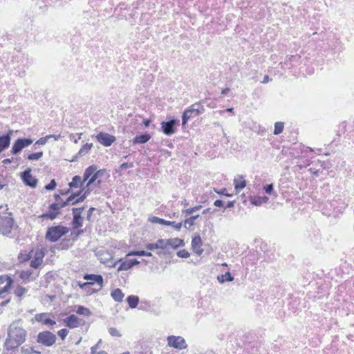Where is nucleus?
<instances>
[{"mask_svg": "<svg viewBox=\"0 0 354 354\" xmlns=\"http://www.w3.org/2000/svg\"><path fill=\"white\" fill-rule=\"evenodd\" d=\"M27 331L24 328V323L21 319L13 321L8 328V336L4 346L6 350L11 351L25 342Z\"/></svg>", "mask_w": 354, "mask_h": 354, "instance_id": "1", "label": "nucleus"}, {"mask_svg": "<svg viewBox=\"0 0 354 354\" xmlns=\"http://www.w3.org/2000/svg\"><path fill=\"white\" fill-rule=\"evenodd\" d=\"M69 232V228L62 225L48 227L45 238L50 242H56Z\"/></svg>", "mask_w": 354, "mask_h": 354, "instance_id": "2", "label": "nucleus"}, {"mask_svg": "<svg viewBox=\"0 0 354 354\" xmlns=\"http://www.w3.org/2000/svg\"><path fill=\"white\" fill-rule=\"evenodd\" d=\"M14 222L10 213L0 214V234L3 236L8 235L12 231Z\"/></svg>", "mask_w": 354, "mask_h": 354, "instance_id": "3", "label": "nucleus"}, {"mask_svg": "<svg viewBox=\"0 0 354 354\" xmlns=\"http://www.w3.org/2000/svg\"><path fill=\"white\" fill-rule=\"evenodd\" d=\"M56 340V335L49 330L39 332L37 337V342L46 347L53 346Z\"/></svg>", "mask_w": 354, "mask_h": 354, "instance_id": "4", "label": "nucleus"}, {"mask_svg": "<svg viewBox=\"0 0 354 354\" xmlns=\"http://www.w3.org/2000/svg\"><path fill=\"white\" fill-rule=\"evenodd\" d=\"M83 279L86 280L87 282L84 283L82 284H79L81 288H84L88 286H93L94 284H97L99 286L98 291L103 287L104 279L102 275L100 274H85L83 276Z\"/></svg>", "mask_w": 354, "mask_h": 354, "instance_id": "5", "label": "nucleus"}, {"mask_svg": "<svg viewBox=\"0 0 354 354\" xmlns=\"http://www.w3.org/2000/svg\"><path fill=\"white\" fill-rule=\"evenodd\" d=\"M44 252L42 249L36 248L29 253L30 261V266L33 268H37L43 262Z\"/></svg>", "mask_w": 354, "mask_h": 354, "instance_id": "6", "label": "nucleus"}, {"mask_svg": "<svg viewBox=\"0 0 354 354\" xmlns=\"http://www.w3.org/2000/svg\"><path fill=\"white\" fill-rule=\"evenodd\" d=\"M179 124V120L174 118L161 122V129L167 136H171L176 132V127Z\"/></svg>", "mask_w": 354, "mask_h": 354, "instance_id": "7", "label": "nucleus"}, {"mask_svg": "<svg viewBox=\"0 0 354 354\" xmlns=\"http://www.w3.org/2000/svg\"><path fill=\"white\" fill-rule=\"evenodd\" d=\"M32 142V139L28 138H18L14 142L10 151L13 155L18 154L23 149L30 145Z\"/></svg>", "mask_w": 354, "mask_h": 354, "instance_id": "8", "label": "nucleus"}, {"mask_svg": "<svg viewBox=\"0 0 354 354\" xmlns=\"http://www.w3.org/2000/svg\"><path fill=\"white\" fill-rule=\"evenodd\" d=\"M167 344L170 347L179 350L185 349L187 344L185 339L181 336L169 335L167 337Z\"/></svg>", "mask_w": 354, "mask_h": 354, "instance_id": "9", "label": "nucleus"}, {"mask_svg": "<svg viewBox=\"0 0 354 354\" xmlns=\"http://www.w3.org/2000/svg\"><path fill=\"white\" fill-rule=\"evenodd\" d=\"M61 213L59 203H53L48 207V210L39 216V218H49L51 221L55 220Z\"/></svg>", "mask_w": 354, "mask_h": 354, "instance_id": "10", "label": "nucleus"}, {"mask_svg": "<svg viewBox=\"0 0 354 354\" xmlns=\"http://www.w3.org/2000/svg\"><path fill=\"white\" fill-rule=\"evenodd\" d=\"M23 183L31 188H35L37 185V179L31 174V169L28 168L21 174Z\"/></svg>", "mask_w": 354, "mask_h": 354, "instance_id": "11", "label": "nucleus"}, {"mask_svg": "<svg viewBox=\"0 0 354 354\" xmlns=\"http://www.w3.org/2000/svg\"><path fill=\"white\" fill-rule=\"evenodd\" d=\"M84 209V207L76 208L74 207L72 209L73 212V221L72 225L73 228L78 229L81 227L83 225V218L81 216L82 211Z\"/></svg>", "mask_w": 354, "mask_h": 354, "instance_id": "12", "label": "nucleus"}, {"mask_svg": "<svg viewBox=\"0 0 354 354\" xmlns=\"http://www.w3.org/2000/svg\"><path fill=\"white\" fill-rule=\"evenodd\" d=\"M149 221H151L153 223H159L160 225H167V226H172L174 227L176 230L179 231L183 225L182 222L180 223H176L175 221H167L163 218H160L157 216H151L149 218Z\"/></svg>", "mask_w": 354, "mask_h": 354, "instance_id": "13", "label": "nucleus"}, {"mask_svg": "<svg viewBox=\"0 0 354 354\" xmlns=\"http://www.w3.org/2000/svg\"><path fill=\"white\" fill-rule=\"evenodd\" d=\"M199 113L200 111H198V110L195 111L193 104L187 108L182 115V125L185 126L189 119L198 116Z\"/></svg>", "mask_w": 354, "mask_h": 354, "instance_id": "14", "label": "nucleus"}, {"mask_svg": "<svg viewBox=\"0 0 354 354\" xmlns=\"http://www.w3.org/2000/svg\"><path fill=\"white\" fill-rule=\"evenodd\" d=\"M96 139L105 147L111 146L115 140V136L104 132L99 133L96 136Z\"/></svg>", "mask_w": 354, "mask_h": 354, "instance_id": "15", "label": "nucleus"}, {"mask_svg": "<svg viewBox=\"0 0 354 354\" xmlns=\"http://www.w3.org/2000/svg\"><path fill=\"white\" fill-rule=\"evenodd\" d=\"M13 130H8L6 134L0 136V153L10 146Z\"/></svg>", "mask_w": 354, "mask_h": 354, "instance_id": "16", "label": "nucleus"}, {"mask_svg": "<svg viewBox=\"0 0 354 354\" xmlns=\"http://www.w3.org/2000/svg\"><path fill=\"white\" fill-rule=\"evenodd\" d=\"M12 283L13 281L10 277L0 276V295L8 292Z\"/></svg>", "mask_w": 354, "mask_h": 354, "instance_id": "17", "label": "nucleus"}, {"mask_svg": "<svg viewBox=\"0 0 354 354\" xmlns=\"http://www.w3.org/2000/svg\"><path fill=\"white\" fill-rule=\"evenodd\" d=\"M167 242V251L169 250L171 252L174 250H176L180 247H183L185 245L184 240L179 238L168 239Z\"/></svg>", "mask_w": 354, "mask_h": 354, "instance_id": "18", "label": "nucleus"}, {"mask_svg": "<svg viewBox=\"0 0 354 354\" xmlns=\"http://www.w3.org/2000/svg\"><path fill=\"white\" fill-rule=\"evenodd\" d=\"M202 240L199 234L195 235L192 237V248L196 254L201 255L203 252V250L201 249Z\"/></svg>", "mask_w": 354, "mask_h": 354, "instance_id": "19", "label": "nucleus"}, {"mask_svg": "<svg viewBox=\"0 0 354 354\" xmlns=\"http://www.w3.org/2000/svg\"><path fill=\"white\" fill-rule=\"evenodd\" d=\"M64 322L67 327L74 328L80 326L83 322V320L78 318L75 315H71L64 319Z\"/></svg>", "mask_w": 354, "mask_h": 354, "instance_id": "20", "label": "nucleus"}, {"mask_svg": "<svg viewBox=\"0 0 354 354\" xmlns=\"http://www.w3.org/2000/svg\"><path fill=\"white\" fill-rule=\"evenodd\" d=\"M151 305L147 301H141L140 302L139 297L136 295H134V308H138V310H143L146 311H149L151 310Z\"/></svg>", "mask_w": 354, "mask_h": 354, "instance_id": "21", "label": "nucleus"}, {"mask_svg": "<svg viewBox=\"0 0 354 354\" xmlns=\"http://www.w3.org/2000/svg\"><path fill=\"white\" fill-rule=\"evenodd\" d=\"M234 189L236 192H239L246 187V180L241 175H238L234 179Z\"/></svg>", "mask_w": 354, "mask_h": 354, "instance_id": "22", "label": "nucleus"}, {"mask_svg": "<svg viewBox=\"0 0 354 354\" xmlns=\"http://www.w3.org/2000/svg\"><path fill=\"white\" fill-rule=\"evenodd\" d=\"M151 138V134L142 133L134 137V144H145Z\"/></svg>", "mask_w": 354, "mask_h": 354, "instance_id": "23", "label": "nucleus"}, {"mask_svg": "<svg viewBox=\"0 0 354 354\" xmlns=\"http://www.w3.org/2000/svg\"><path fill=\"white\" fill-rule=\"evenodd\" d=\"M132 167H133L132 162L122 163L120 165L118 169L117 170V172L119 173V175L120 176H127V174H129L130 173L131 171L129 170V169H131Z\"/></svg>", "mask_w": 354, "mask_h": 354, "instance_id": "24", "label": "nucleus"}, {"mask_svg": "<svg viewBox=\"0 0 354 354\" xmlns=\"http://www.w3.org/2000/svg\"><path fill=\"white\" fill-rule=\"evenodd\" d=\"M106 172L105 169L95 170L92 175V177L89 178L88 181L86 185V187H90L93 183H95L100 177H101Z\"/></svg>", "mask_w": 354, "mask_h": 354, "instance_id": "25", "label": "nucleus"}, {"mask_svg": "<svg viewBox=\"0 0 354 354\" xmlns=\"http://www.w3.org/2000/svg\"><path fill=\"white\" fill-rule=\"evenodd\" d=\"M97 169V167L95 165H91L87 167L83 174L82 182L88 181L89 178L92 177L94 171Z\"/></svg>", "mask_w": 354, "mask_h": 354, "instance_id": "26", "label": "nucleus"}, {"mask_svg": "<svg viewBox=\"0 0 354 354\" xmlns=\"http://www.w3.org/2000/svg\"><path fill=\"white\" fill-rule=\"evenodd\" d=\"M84 183L82 182L81 176L77 175L73 177L72 181L68 183V186L70 188L82 187Z\"/></svg>", "mask_w": 354, "mask_h": 354, "instance_id": "27", "label": "nucleus"}, {"mask_svg": "<svg viewBox=\"0 0 354 354\" xmlns=\"http://www.w3.org/2000/svg\"><path fill=\"white\" fill-rule=\"evenodd\" d=\"M217 279L220 283L225 282H230L234 280V277L232 275L230 272L227 271L223 274L218 275Z\"/></svg>", "mask_w": 354, "mask_h": 354, "instance_id": "28", "label": "nucleus"}, {"mask_svg": "<svg viewBox=\"0 0 354 354\" xmlns=\"http://www.w3.org/2000/svg\"><path fill=\"white\" fill-rule=\"evenodd\" d=\"M111 295L112 298L115 301L120 302L123 300L124 295L120 288H115L111 291Z\"/></svg>", "mask_w": 354, "mask_h": 354, "instance_id": "29", "label": "nucleus"}, {"mask_svg": "<svg viewBox=\"0 0 354 354\" xmlns=\"http://www.w3.org/2000/svg\"><path fill=\"white\" fill-rule=\"evenodd\" d=\"M98 256H99V259L102 263H106V262L109 261V260L112 259V258H113L111 253L105 252L104 250H99Z\"/></svg>", "mask_w": 354, "mask_h": 354, "instance_id": "30", "label": "nucleus"}, {"mask_svg": "<svg viewBox=\"0 0 354 354\" xmlns=\"http://www.w3.org/2000/svg\"><path fill=\"white\" fill-rule=\"evenodd\" d=\"M199 217V214L192 216L191 217L186 218L184 221L185 228L192 230L191 227L194 225V221Z\"/></svg>", "mask_w": 354, "mask_h": 354, "instance_id": "31", "label": "nucleus"}, {"mask_svg": "<svg viewBox=\"0 0 354 354\" xmlns=\"http://www.w3.org/2000/svg\"><path fill=\"white\" fill-rule=\"evenodd\" d=\"M284 128V123L282 122H277L274 124V129L273 133L274 135H279L283 132Z\"/></svg>", "mask_w": 354, "mask_h": 354, "instance_id": "32", "label": "nucleus"}, {"mask_svg": "<svg viewBox=\"0 0 354 354\" xmlns=\"http://www.w3.org/2000/svg\"><path fill=\"white\" fill-rule=\"evenodd\" d=\"M76 313L85 316H89L91 314V310L83 306H79L77 307V309L76 310Z\"/></svg>", "mask_w": 354, "mask_h": 354, "instance_id": "33", "label": "nucleus"}, {"mask_svg": "<svg viewBox=\"0 0 354 354\" xmlns=\"http://www.w3.org/2000/svg\"><path fill=\"white\" fill-rule=\"evenodd\" d=\"M92 144L86 143L85 144L79 151L78 155L80 156H83L86 155L91 149Z\"/></svg>", "mask_w": 354, "mask_h": 354, "instance_id": "34", "label": "nucleus"}, {"mask_svg": "<svg viewBox=\"0 0 354 354\" xmlns=\"http://www.w3.org/2000/svg\"><path fill=\"white\" fill-rule=\"evenodd\" d=\"M167 239H158L156 242H155L156 245H157V249H166L167 247Z\"/></svg>", "mask_w": 354, "mask_h": 354, "instance_id": "35", "label": "nucleus"}, {"mask_svg": "<svg viewBox=\"0 0 354 354\" xmlns=\"http://www.w3.org/2000/svg\"><path fill=\"white\" fill-rule=\"evenodd\" d=\"M43 156V152L39 151L36 153H30L28 156L27 158L29 160H37Z\"/></svg>", "mask_w": 354, "mask_h": 354, "instance_id": "36", "label": "nucleus"}, {"mask_svg": "<svg viewBox=\"0 0 354 354\" xmlns=\"http://www.w3.org/2000/svg\"><path fill=\"white\" fill-rule=\"evenodd\" d=\"M193 106L195 108V111L198 110V111H200L199 115L204 113L205 111V107L203 105V103L201 101L196 102L195 104H193Z\"/></svg>", "mask_w": 354, "mask_h": 354, "instance_id": "37", "label": "nucleus"}, {"mask_svg": "<svg viewBox=\"0 0 354 354\" xmlns=\"http://www.w3.org/2000/svg\"><path fill=\"white\" fill-rule=\"evenodd\" d=\"M132 266H133V261L130 260L127 263H126V262L122 263L118 268V270H127L131 268Z\"/></svg>", "mask_w": 354, "mask_h": 354, "instance_id": "38", "label": "nucleus"}, {"mask_svg": "<svg viewBox=\"0 0 354 354\" xmlns=\"http://www.w3.org/2000/svg\"><path fill=\"white\" fill-rule=\"evenodd\" d=\"M202 206L201 205L195 206L194 207L188 208L186 209L183 210V213L185 214L186 215H189L193 214L194 212L199 210L201 209Z\"/></svg>", "mask_w": 354, "mask_h": 354, "instance_id": "39", "label": "nucleus"}, {"mask_svg": "<svg viewBox=\"0 0 354 354\" xmlns=\"http://www.w3.org/2000/svg\"><path fill=\"white\" fill-rule=\"evenodd\" d=\"M263 190L267 194L270 195L274 191L273 184H266V185L263 186Z\"/></svg>", "mask_w": 354, "mask_h": 354, "instance_id": "40", "label": "nucleus"}, {"mask_svg": "<svg viewBox=\"0 0 354 354\" xmlns=\"http://www.w3.org/2000/svg\"><path fill=\"white\" fill-rule=\"evenodd\" d=\"M134 256H147V257H151L152 254L149 252H146L145 250H134Z\"/></svg>", "mask_w": 354, "mask_h": 354, "instance_id": "41", "label": "nucleus"}, {"mask_svg": "<svg viewBox=\"0 0 354 354\" xmlns=\"http://www.w3.org/2000/svg\"><path fill=\"white\" fill-rule=\"evenodd\" d=\"M176 254H177V256L180 258H187L189 257V252L185 249L180 250L179 251L177 252Z\"/></svg>", "mask_w": 354, "mask_h": 354, "instance_id": "42", "label": "nucleus"}, {"mask_svg": "<svg viewBox=\"0 0 354 354\" xmlns=\"http://www.w3.org/2000/svg\"><path fill=\"white\" fill-rule=\"evenodd\" d=\"M49 139L50 136L42 137L36 141L35 145H44L48 141Z\"/></svg>", "mask_w": 354, "mask_h": 354, "instance_id": "43", "label": "nucleus"}, {"mask_svg": "<svg viewBox=\"0 0 354 354\" xmlns=\"http://www.w3.org/2000/svg\"><path fill=\"white\" fill-rule=\"evenodd\" d=\"M46 315H47L46 313L36 314L35 316V319L36 322H43L44 323V319L45 318H46Z\"/></svg>", "mask_w": 354, "mask_h": 354, "instance_id": "44", "label": "nucleus"}, {"mask_svg": "<svg viewBox=\"0 0 354 354\" xmlns=\"http://www.w3.org/2000/svg\"><path fill=\"white\" fill-rule=\"evenodd\" d=\"M214 191L220 194V195H224L227 197H232L233 195L232 194H229L227 192V189L226 188H222L219 190H217V189H214Z\"/></svg>", "mask_w": 354, "mask_h": 354, "instance_id": "45", "label": "nucleus"}, {"mask_svg": "<svg viewBox=\"0 0 354 354\" xmlns=\"http://www.w3.org/2000/svg\"><path fill=\"white\" fill-rule=\"evenodd\" d=\"M57 185V183L55 179H52L50 182L45 186V189L47 190H53Z\"/></svg>", "mask_w": 354, "mask_h": 354, "instance_id": "46", "label": "nucleus"}, {"mask_svg": "<svg viewBox=\"0 0 354 354\" xmlns=\"http://www.w3.org/2000/svg\"><path fill=\"white\" fill-rule=\"evenodd\" d=\"M68 334V330L66 328H62L58 331V335L61 337L62 340H64L67 335Z\"/></svg>", "mask_w": 354, "mask_h": 354, "instance_id": "47", "label": "nucleus"}, {"mask_svg": "<svg viewBox=\"0 0 354 354\" xmlns=\"http://www.w3.org/2000/svg\"><path fill=\"white\" fill-rule=\"evenodd\" d=\"M267 200H268L267 197H265L263 198H259L258 199L253 200L252 201V204L254 205L258 206V205H261L263 202H266Z\"/></svg>", "mask_w": 354, "mask_h": 354, "instance_id": "48", "label": "nucleus"}, {"mask_svg": "<svg viewBox=\"0 0 354 354\" xmlns=\"http://www.w3.org/2000/svg\"><path fill=\"white\" fill-rule=\"evenodd\" d=\"M109 333L112 335V336H115V337H120L121 335L120 334L118 330L115 328H113V327H111L109 328Z\"/></svg>", "mask_w": 354, "mask_h": 354, "instance_id": "49", "label": "nucleus"}, {"mask_svg": "<svg viewBox=\"0 0 354 354\" xmlns=\"http://www.w3.org/2000/svg\"><path fill=\"white\" fill-rule=\"evenodd\" d=\"M86 198V194H82L79 197H77L75 202L72 203V205H76L77 203H80L81 202H83Z\"/></svg>", "mask_w": 354, "mask_h": 354, "instance_id": "50", "label": "nucleus"}, {"mask_svg": "<svg viewBox=\"0 0 354 354\" xmlns=\"http://www.w3.org/2000/svg\"><path fill=\"white\" fill-rule=\"evenodd\" d=\"M160 250L158 251L157 252V254L162 257H166L167 255H169L171 254V251H167L166 249H160Z\"/></svg>", "mask_w": 354, "mask_h": 354, "instance_id": "51", "label": "nucleus"}, {"mask_svg": "<svg viewBox=\"0 0 354 354\" xmlns=\"http://www.w3.org/2000/svg\"><path fill=\"white\" fill-rule=\"evenodd\" d=\"M214 205L218 207H224V202L221 199H217L214 202Z\"/></svg>", "mask_w": 354, "mask_h": 354, "instance_id": "52", "label": "nucleus"}, {"mask_svg": "<svg viewBox=\"0 0 354 354\" xmlns=\"http://www.w3.org/2000/svg\"><path fill=\"white\" fill-rule=\"evenodd\" d=\"M44 324L46 325L53 326V325H55L56 324V322L54 320H53L48 317H46L44 319Z\"/></svg>", "mask_w": 354, "mask_h": 354, "instance_id": "53", "label": "nucleus"}, {"mask_svg": "<svg viewBox=\"0 0 354 354\" xmlns=\"http://www.w3.org/2000/svg\"><path fill=\"white\" fill-rule=\"evenodd\" d=\"M95 210V208H94V207H90V209L88 210L87 216H86V219L88 221H91V215Z\"/></svg>", "mask_w": 354, "mask_h": 354, "instance_id": "54", "label": "nucleus"}, {"mask_svg": "<svg viewBox=\"0 0 354 354\" xmlns=\"http://www.w3.org/2000/svg\"><path fill=\"white\" fill-rule=\"evenodd\" d=\"M146 248L148 250H153L155 249H157V245H156L155 243H148L147 245H146Z\"/></svg>", "mask_w": 354, "mask_h": 354, "instance_id": "55", "label": "nucleus"}, {"mask_svg": "<svg viewBox=\"0 0 354 354\" xmlns=\"http://www.w3.org/2000/svg\"><path fill=\"white\" fill-rule=\"evenodd\" d=\"M127 303L131 308H133V295H129L127 298Z\"/></svg>", "mask_w": 354, "mask_h": 354, "instance_id": "56", "label": "nucleus"}, {"mask_svg": "<svg viewBox=\"0 0 354 354\" xmlns=\"http://www.w3.org/2000/svg\"><path fill=\"white\" fill-rule=\"evenodd\" d=\"M70 205L68 203V202L67 201V200H66L65 201H64L62 199V201H59V207H60V209L61 208H64L65 207H66L67 205Z\"/></svg>", "mask_w": 354, "mask_h": 354, "instance_id": "57", "label": "nucleus"}, {"mask_svg": "<svg viewBox=\"0 0 354 354\" xmlns=\"http://www.w3.org/2000/svg\"><path fill=\"white\" fill-rule=\"evenodd\" d=\"M26 292V290L24 288H21L20 287L16 292V294L18 295V296H21L22 295L24 294V292Z\"/></svg>", "mask_w": 354, "mask_h": 354, "instance_id": "58", "label": "nucleus"}, {"mask_svg": "<svg viewBox=\"0 0 354 354\" xmlns=\"http://www.w3.org/2000/svg\"><path fill=\"white\" fill-rule=\"evenodd\" d=\"M67 201L69 204L72 205L73 202H75L76 198L74 197V195H72V194L67 198Z\"/></svg>", "mask_w": 354, "mask_h": 354, "instance_id": "59", "label": "nucleus"}, {"mask_svg": "<svg viewBox=\"0 0 354 354\" xmlns=\"http://www.w3.org/2000/svg\"><path fill=\"white\" fill-rule=\"evenodd\" d=\"M234 201H229L225 205V208H232L234 206Z\"/></svg>", "mask_w": 354, "mask_h": 354, "instance_id": "60", "label": "nucleus"}, {"mask_svg": "<svg viewBox=\"0 0 354 354\" xmlns=\"http://www.w3.org/2000/svg\"><path fill=\"white\" fill-rule=\"evenodd\" d=\"M71 189L69 187V189H61L59 190V193L61 195H68L70 192H71Z\"/></svg>", "mask_w": 354, "mask_h": 354, "instance_id": "61", "label": "nucleus"}, {"mask_svg": "<svg viewBox=\"0 0 354 354\" xmlns=\"http://www.w3.org/2000/svg\"><path fill=\"white\" fill-rule=\"evenodd\" d=\"M82 189H83V191H84L83 194H86V197H87L91 192L90 187H86V185H85L84 187H82Z\"/></svg>", "mask_w": 354, "mask_h": 354, "instance_id": "62", "label": "nucleus"}, {"mask_svg": "<svg viewBox=\"0 0 354 354\" xmlns=\"http://www.w3.org/2000/svg\"><path fill=\"white\" fill-rule=\"evenodd\" d=\"M80 188H81V189H80L79 191H77V192H74V193H72V195H74V197H75V198H77V197H79V196L82 194V193L83 192L82 187H80Z\"/></svg>", "mask_w": 354, "mask_h": 354, "instance_id": "63", "label": "nucleus"}, {"mask_svg": "<svg viewBox=\"0 0 354 354\" xmlns=\"http://www.w3.org/2000/svg\"><path fill=\"white\" fill-rule=\"evenodd\" d=\"M47 136H50V138H53L55 140H57L62 137L61 134H58V135L50 134V135H48Z\"/></svg>", "mask_w": 354, "mask_h": 354, "instance_id": "64", "label": "nucleus"}]
</instances>
